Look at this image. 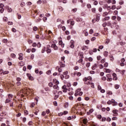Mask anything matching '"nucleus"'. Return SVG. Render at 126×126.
<instances>
[{"instance_id":"obj_2","label":"nucleus","mask_w":126,"mask_h":126,"mask_svg":"<svg viewBox=\"0 0 126 126\" xmlns=\"http://www.w3.org/2000/svg\"><path fill=\"white\" fill-rule=\"evenodd\" d=\"M81 91V89H78L76 91L75 93V96L76 97V96H82V94H83V92H80Z\"/></svg>"},{"instance_id":"obj_11","label":"nucleus","mask_w":126,"mask_h":126,"mask_svg":"<svg viewBox=\"0 0 126 126\" xmlns=\"http://www.w3.org/2000/svg\"><path fill=\"white\" fill-rule=\"evenodd\" d=\"M12 98H13V95L11 94H8V99L11 100Z\"/></svg>"},{"instance_id":"obj_32","label":"nucleus","mask_w":126,"mask_h":126,"mask_svg":"<svg viewBox=\"0 0 126 126\" xmlns=\"http://www.w3.org/2000/svg\"><path fill=\"white\" fill-rule=\"evenodd\" d=\"M115 89H119V88H120V85L118 84L115 85Z\"/></svg>"},{"instance_id":"obj_13","label":"nucleus","mask_w":126,"mask_h":126,"mask_svg":"<svg viewBox=\"0 0 126 126\" xmlns=\"http://www.w3.org/2000/svg\"><path fill=\"white\" fill-rule=\"evenodd\" d=\"M100 16H101V15L99 14L96 15V21H97V22H98L99 21V20H100Z\"/></svg>"},{"instance_id":"obj_43","label":"nucleus","mask_w":126,"mask_h":126,"mask_svg":"<svg viewBox=\"0 0 126 126\" xmlns=\"http://www.w3.org/2000/svg\"><path fill=\"white\" fill-rule=\"evenodd\" d=\"M97 51H98V49H97V48H94L93 49V52L94 53H96Z\"/></svg>"},{"instance_id":"obj_21","label":"nucleus","mask_w":126,"mask_h":126,"mask_svg":"<svg viewBox=\"0 0 126 126\" xmlns=\"http://www.w3.org/2000/svg\"><path fill=\"white\" fill-rule=\"evenodd\" d=\"M115 75H116V73H114L113 74V76H114L113 79V80H117L118 78L117 76H115Z\"/></svg>"},{"instance_id":"obj_46","label":"nucleus","mask_w":126,"mask_h":126,"mask_svg":"<svg viewBox=\"0 0 126 126\" xmlns=\"http://www.w3.org/2000/svg\"><path fill=\"white\" fill-rule=\"evenodd\" d=\"M68 91L69 92H73V89L72 88H69L68 89Z\"/></svg>"},{"instance_id":"obj_29","label":"nucleus","mask_w":126,"mask_h":126,"mask_svg":"<svg viewBox=\"0 0 126 126\" xmlns=\"http://www.w3.org/2000/svg\"><path fill=\"white\" fill-rule=\"evenodd\" d=\"M106 9L109 11L111 10V9H112V7H111V6H107L106 7Z\"/></svg>"},{"instance_id":"obj_60","label":"nucleus","mask_w":126,"mask_h":126,"mask_svg":"<svg viewBox=\"0 0 126 126\" xmlns=\"http://www.w3.org/2000/svg\"><path fill=\"white\" fill-rule=\"evenodd\" d=\"M69 100H70L71 101H72V100H73V96L70 95V96H69Z\"/></svg>"},{"instance_id":"obj_42","label":"nucleus","mask_w":126,"mask_h":126,"mask_svg":"<svg viewBox=\"0 0 126 126\" xmlns=\"http://www.w3.org/2000/svg\"><path fill=\"white\" fill-rule=\"evenodd\" d=\"M16 85H17V86H20V85H21V82H17L16 83Z\"/></svg>"},{"instance_id":"obj_19","label":"nucleus","mask_w":126,"mask_h":126,"mask_svg":"<svg viewBox=\"0 0 126 126\" xmlns=\"http://www.w3.org/2000/svg\"><path fill=\"white\" fill-rule=\"evenodd\" d=\"M0 117H3V116H6V112H2L0 114Z\"/></svg>"},{"instance_id":"obj_35","label":"nucleus","mask_w":126,"mask_h":126,"mask_svg":"<svg viewBox=\"0 0 126 126\" xmlns=\"http://www.w3.org/2000/svg\"><path fill=\"white\" fill-rule=\"evenodd\" d=\"M32 30L33 31H37V30H38V28L37 27H33Z\"/></svg>"},{"instance_id":"obj_57","label":"nucleus","mask_w":126,"mask_h":126,"mask_svg":"<svg viewBox=\"0 0 126 126\" xmlns=\"http://www.w3.org/2000/svg\"><path fill=\"white\" fill-rule=\"evenodd\" d=\"M93 32H94V31H93V29H91V30H90V31H89V33H90V34H93Z\"/></svg>"},{"instance_id":"obj_40","label":"nucleus","mask_w":126,"mask_h":126,"mask_svg":"<svg viewBox=\"0 0 126 126\" xmlns=\"http://www.w3.org/2000/svg\"><path fill=\"white\" fill-rule=\"evenodd\" d=\"M59 10L60 11H63V8L62 6H59Z\"/></svg>"},{"instance_id":"obj_36","label":"nucleus","mask_w":126,"mask_h":126,"mask_svg":"<svg viewBox=\"0 0 126 126\" xmlns=\"http://www.w3.org/2000/svg\"><path fill=\"white\" fill-rule=\"evenodd\" d=\"M25 5V3L24 2H22L20 4V6L22 7H23V6H24Z\"/></svg>"},{"instance_id":"obj_49","label":"nucleus","mask_w":126,"mask_h":126,"mask_svg":"<svg viewBox=\"0 0 126 126\" xmlns=\"http://www.w3.org/2000/svg\"><path fill=\"white\" fill-rule=\"evenodd\" d=\"M67 107H68V102H66L64 104V107L65 108H67Z\"/></svg>"},{"instance_id":"obj_28","label":"nucleus","mask_w":126,"mask_h":126,"mask_svg":"<svg viewBox=\"0 0 126 126\" xmlns=\"http://www.w3.org/2000/svg\"><path fill=\"white\" fill-rule=\"evenodd\" d=\"M87 48H88V46H85L82 47V50L83 51H85V50H86V49H87Z\"/></svg>"},{"instance_id":"obj_7","label":"nucleus","mask_w":126,"mask_h":126,"mask_svg":"<svg viewBox=\"0 0 126 126\" xmlns=\"http://www.w3.org/2000/svg\"><path fill=\"white\" fill-rule=\"evenodd\" d=\"M62 88L63 90V92H64V93H66V92H67L68 89L66 88V86L64 85V86H62Z\"/></svg>"},{"instance_id":"obj_23","label":"nucleus","mask_w":126,"mask_h":126,"mask_svg":"<svg viewBox=\"0 0 126 126\" xmlns=\"http://www.w3.org/2000/svg\"><path fill=\"white\" fill-rule=\"evenodd\" d=\"M83 33L84 34L85 36H88L89 33L88 32H86V31L84 30L83 31Z\"/></svg>"},{"instance_id":"obj_50","label":"nucleus","mask_w":126,"mask_h":126,"mask_svg":"<svg viewBox=\"0 0 126 126\" xmlns=\"http://www.w3.org/2000/svg\"><path fill=\"white\" fill-rule=\"evenodd\" d=\"M48 85L49 87H53V86L54 85V84L52 83H49L48 84Z\"/></svg>"},{"instance_id":"obj_27","label":"nucleus","mask_w":126,"mask_h":126,"mask_svg":"<svg viewBox=\"0 0 126 126\" xmlns=\"http://www.w3.org/2000/svg\"><path fill=\"white\" fill-rule=\"evenodd\" d=\"M108 52L107 51H105L104 53H103V55L104 56V57H108Z\"/></svg>"},{"instance_id":"obj_6","label":"nucleus","mask_w":126,"mask_h":126,"mask_svg":"<svg viewBox=\"0 0 126 126\" xmlns=\"http://www.w3.org/2000/svg\"><path fill=\"white\" fill-rule=\"evenodd\" d=\"M74 41L73 40H71L70 41V47L71 49H73L74 48Z\"/></svg>"},{"instance_id":"obj_15","label":"nucleus","mask_w":126,"mask_h":126,"mask_svg":"<svg viewBox=\"0 0 126 126\" xmlns=\"http://www.w3.org/2000/svg\"><path fill=\"white\" fill-rule=\"evenodd\" d=\"M83 124H84V125H86V124H87V123H88V120H87V119L84 118L83 120Z\"/></svg>"},{"instance_id":"obj_34","label":"nucleus","mask_w":126,"mask_h":126,"mask_svg":"<svg viewBox=\"0 0 126 126\" xmlns=\"http://www.w3.org/2000/svg\"><path fill=\"white\" fill-rule=\"evenodd\" d=\"M91 63H87L86 64V67H90Z\"/></svg>"},{"instance_id":"obj_52","label":"nucleus","mask_w":126,"mask_h":126,"mask_svg":"<svg viewBox=\"0 0 126 126\" xmlns=\"http://www.w3.org/2000/svg\"><path fill=\"white\" fill-rule=\"evenodd\" d=\"M11 58H12L13 59H14V58H15V57H16V55H15V54H11Z\"/></svg>"},{"instance_id":"obj_59","label":"nucleus","mask_w":126,"mask_h":126,"mask_svg":"<svg viewBox=\"0 0 126 126\" xmlns=\"http://www.w3.org/2000/svg\"><path fill=\"white\" fill-rule=\"evenodd\" d=\"M92 12L95 13L96 12V8H93L92 9Z\"/></svg>"},{"instance_id":"obj_25","label":"nucleus","mask_w":126,"mask_h":126,"mask_svg":"<svg viewBox=\"0 0 126 126\" xmlns=\"http://www.w3.org/2000/svg\"><path fill=\"white\" fill-rule=\"evenodd\" d=\"M114 60H115V58H114V56H113V55H110V61L111 62H113Z\"/></svg>"},{"instance_id":"obj_39","label":"nucleus","mask_w":126,"mask_h":126,"mask_svg":"<svg viewBox=\"0 0 126 126\" xmlns=\"http://www.w3.org/2000/svg\"><path fill=\"white\" fill-rule=\"evenodd\" d=\"M108 65H109V64L108 63H105L104 64V67H108Z\"/></svg>"},{"instance_id":"obj_38","label":"nucleus","mask_w":126,"mask_h":126,"mask_svg":"<svg viewBox=\"0 0 126 126\" xmlns=\"http://www.w3.org/2000/svg\"><path fill=\"white\" fill-rule=\"evenodd\" d=\"M105 62H106V59H103L101 60L100 63H105Z\"/></svg>"},{"instance_id":"obj_26","label":"nucleus","mask_w":126,"mask_h":126,"mask_svg":"<svg viewBox=\"0 0 126 126\" xmlns=\"http://www.w3.org/2000/svg\"><path fill=\"white\" fill-rule=\"evenodd\" d=\"M108 14H109L108 12H103L102 15H103V16H107V15H108Z\"/></svg>"},{"instance_id":"obj_53","label":"nucleus","mask_w":126,"mask_h":126,"mask_svg":"<svg viewBox=\"0 0 126 126\" xmlns=\"http://www.w3.org/2000/svg\"><path fill=\"white\" fill-rule=\"evenodd\" d=\"M7 24L8 25H13V22H8Z\"/></svg>"},{"instance_id":"obj_54","label":"nucleus","mask_w":126,"mask_h":126,"mask_svg":"<svg viewBox=\"0 0 126 126\" xmlns=\"http://www.w3.org/2000/svg\"><path fill=\"white\" fill-rule=\"evenodd\" d=\"M105 20H109L110 19V16H106L104 18Z\"/></svg>"},{"instance_id":"obj_5","label":"nucleus","mask_w":126,"mask_h":126,"mask_svg":"<svg viewBox=\"0 0 126 126\" xmlns=\"http://www.w3.org/2000/svg\"><path fill=\"white\" fill-rule=\"evenodd\" d=\"M98 66H99V62H97V63H94V64L92 66V69L95 70V69L97 68Z\"/></svg>"},{"instance_id":"obj_30","label":"nucleus","mask_w":126,"mask_h":126,"mask_svg":"<svg viewBox=\"0 0 126 126\" xmlns=\"http://www.w3.org/2000/svg\"><path fill=\"white\" fill-rule=\"evenodd\" d=\"M96 118L97 119H99V120H101V119H102V115H101L100 114L98 115H97Z\"/></svg>"},{"instance_id":"obj_63","label":"nucleus","mask_w":126,"mask_h":126,"mask_svg":"<svg viewBox=\"0 0 126 126\" xmlns=\"http://www.w3.org/2000/svg\"><path fill=\"white\" fill-rule=\"evenodd\" d=\"M119 4H120V5H123V4H124V1L121 0V1L119 2Z\"/></svg>"},{"instance_id":"obj_55","label":"nucleus","mask_w":126,"mask_h":126,"mask_svg":"<svg viewBox=\"0 0 126 126\" xmlns=\"http://www.w3.org/2000/svg\"><path fill=\"white\" fill-rule=\"evenodd\" d=\"M94 5H97V4H98V1L95 0V1L94 2Z\"/></svg>"},{"instance_id":"obj_64","label":"nucleus","mask_w":126,"mask_h":126,"mask_svg":"<svg viewBox=\"0 0 126 126\" xmlns=\"http://www.w3.org/2000/svg\"><path fill=\"white\" fill-rule=\"evenodd\" d=\"M35 52H36V49H35L34 48H32V53H35Z\"/></svg>"},{"instance_id":"obj_58","label":"nucleus","mask_w":126,"mask_h":126,"mask_svg":"<svg viewBox=\"0 0 126 126\" xmlns=\"http://www.w3.org/2000/svg\"><path fill=\"white\" fill-rule=\"evenodd\" d=\"M57 98H59V94H55V97H54L55 100H57Z\"/></svg>"},{"instance_id":"obj_16","label":"nucleus","mask_w":126,"mask_h":126,"mask_svg":"<svg viewBox=\"0 0 126 126\" xmlns=\"http://www.w3.org/2000/svg\"><path fill=\"white\" fill-rule=\"evenodd\" d=\"M71 119H75V116L73 115V116H72L71 117L69 116L67 118L68 121H70Z\"/></svg>"},{"instance_id":"obj_56","label":"nucleus","mask_w":126,"mask_h":126,"mask_svg":"<svg viewBox=\"0 0 126 126\" xmlns=\"http://www.w3.org/2000/svg\"><path fill=\"white\" fill-rule=\"evenodd\" d=\"M32 68V65H29L28 66V69H29L30 70Z\"/></svg>"},{"instance_id":"obj_31","label":"nucleus","mask_w":126,"mask_h":126,"mask_svg":"<svg viewBox=\"0 0 126 126\" xmlns=\"http://www.w3.org/2000/svg\"><path fill=\"white\" fill-rule=\"evenodd\" d=\"M45 52H46V47H44L41 50L42 54H44Z\"/></svg>"},{"instance_id":"obj_44","label":"nucleus","mask_w":126,"mask_h":126,"mask_svg":"<svg viewBox=\"0 0 126 126\" xmlns=\"http://www.w3.org/2000/svg\"><path fill=\"white\" fill-rule=\"evenodd\" d=\"M106 72L107 73H110V72H111V70H110V69H106Z\"/></svg>"},{"instance_id":"obj_1","label":"nucleus","mask_w":126,"mask_h":126,"mask_svg":"<svg viewBox=\"0 0 126 126\" xmlns=\"http://www.w3.org/2000/svg\"><path fill=\"white\" fill-rule=\"evenodd\" d=\"M53 82L55 84L54 86H53L54 89H56L57 90H59L60 89V88L59 87V84H60V82L59 81L57 80V79H53Z\"/></svg>"},{"instance_id":"obj_47","label":"nucleus","mask_w":126,"mask_h":126,"mask_svg":"<svg viewBox=\"0 0 126 126\" xmlns=\"http://www.w3.org/2000/svg\"><path fill=\"white\" fill-rule=\"evenodd\" d=\"M7 11L8 12H12V9L11 8H8Z\"/></svg>"},{"instance_id":"obj_20","label":"nucleus","mask_w":126,"mask_h":126,"mask_svg":"<svg viewBox=\"0 0 126 126\" xmlns=\"http://www.w3.org/2000/svg\"><path fill=\"white\" fill-rule=\"evenodd\" d=\"M118 110H113L112 112L115 114V116H118Z\"/></svg>"},{"instance_id":"obj_41","label":"nucleus","mask_w":126,"mask_h":126,"mask_svg":"<svg viewBox=\"0 0 126 126\" xmlns=\"http://www.w3.org/2000/svg\"><path fill=\"white\" fill-rule=\"evenodd\" d=\"M101 59H102V57H101L100 56H97V61H100V60H101Z\"/></svg>"},{"instance_id":"obj_37","label":"nucleus","mask_w":126,"mask_h":126,"mask_svg":"<svg viewBox=\"0 0 126 126\" xmlns=\"http://www.w3.org/2000/svg\"><path fill=\"white\" fill-rule=\"evenodd\" d=\"M112 20H116L117 17L116 16H113L111 18Z\"/></svg>"},{"instance_id":"obj_51","label":"nucleus","mask_w":126,"mask_h":126,"mask_svg":"<svg viewBox=\"0 0 126 126\" xmlns=\"http://www.w3.org/2000/svg\"><path fill=\"white\" fill-rule=\"evenodd\" d=\"M36 46L37 47V48H41V44H40V42H38L36 44Z\"/></svg>"},{"instance_id":"obj_48","label":"nucleus","mask_w":126,"mask_h":126,"mask_svg":"<svg viewBox=\"0 0 126 126\" xmlns=\"http://www.w3.org/2000/svg\"><path fill=\"white\" fill-rule=\"evenodd\" d=\"M111 9L114 10V9H116V5H113L111 7Z\"/></svg>"},{"instance_id":"obj_14","label":"nucleus","mask_w":126,"mask_h":126,"mask_svg":"<svg viewBox=\"0 0 126 126\" xmlns=\"http://www.w3.org/2000/svg\"><path fill=\"white\" fill-rule=\"evenodd\" d=\"M59 64L60 65V67H64L65 66V64L63 63V62L59 63Z\"/></svg>"},{"instance_id":"obj_8","label":"nucleus","mask_w":126,"mask_h":126,"mask_svg":"<svg viewBox=\"0 0 126 126\" xmlns=\"http://www.w3.org/2000/svg\"><path fill=\"white\" fill-rule=\"evenodd\" d=\"M19 58H18V59L20 60V61H22V60H23V54L22 53H19Z\"/></svg>"},{"instance_id":"obj_45","label":"nucleus","mask_w":126,"mask_h":126,"mask_svg":"<svg viewBox=\"0 0 126 126\" xmlns=\"http://www.w3.org/2000/svg\"><path fill=\"white\" fill-rule=\"evenodd\" d=\"M65 79H68L69 78V75H66L65 76H64Z\"/></svg>"},{"instance_id":"obj_3","label":"nucleus","mask_w":126,"mask_h":126,"mask_svg":"<svg viewBox=\"0 0 126 126\" xmlns=\"http://www.w3.org/2000/svg\"><path fill=\"white\" fill-rule=\"evenodd\" d=\"M108 105H111L112 104L113 106H117L118 105V102L117 101H115L114 99H112L111 100H109L107 102Z\"/></svg>"},{"instance_id":"obj_4","label":"nucleus","mask_w":126,"mask_h":126,"mask_svg":"<svg viewBox=\"0 0 126 126\" xmlns=\"http://www.w3.org/2000/svg\"><path fill=\"white\" fill-rule=\"evenodd\" d=\"M51 47L54 50V51H58V50H59V47L57 46L56 43L52 44Z\"/></svg>"},{"instance_id":"obj_9","label":"nucleus","mask_w":126,"mask_h":126,"mask_svg":"<svg viewBox=\"0 0 126 126\" xmlns=\"http://www.w3.org/2000/svg\"><path fill=\"white\" fill-rule=\"evenodd\" d=\"M59 45L60 46H61L62 48H64V44H63V41L60 40L59 42Z\"/></svg>"},{"instance_id":"obj_61","label":"nucleus","mask_w":126,"mask_h":126,"mask_svg":"<svg viewBox=\"0 0 126 126\" xmlns=\"http://www.w3.org/2000/svg\"><path fill=\"white\" fill-rule=\"evenodd\" d=\"M12 32H13L14 33H15L16 32V29L15 28H12Z\"/></svg>"},{"instance_id":"obj_33","label":"nucleus","mask_w":126,"mask_h":126,"mask_svg":"<svg viewBox=\"0 0 126 126\" xmlns=\"http://www.w3.org/2000/svg\"><path fill=\"white\" fill-rule=\"evenodd\" d=\"M8 73H9V71H4V72L3 71V75L8 74Z\"/></svg>"},{"instance_id":"obj_10","label":"nucleus","mask_w":126,"mask_h":126,"mask_svg":"<svg viewBox=\"0 0 126 126\" xmlns=\"http://www.w3.org/2000/svg\"><path fill=\"white\" fill-rule=\"evenodd\" d=\"M46 52L47 54H51V53H52V49L47 47L46 48Z\"/></svg>"},{"instance_id":"obj_24","label":"nucleus","mask_w":126,"mask_h":126,"mask_svg":"<svg viewBox=\"0 0 126 126\" xmlns=\"http://www.w3.org/2000/svg\"><path fill=\"white\" fill-rule=\"evenodd\" d=\"M71 11H72V12H73L74 13H75V12H76L77 11V8H74V9H72L71 10Z\"/></svg>"},{"instance_id":"obj_12","label":"nucleus","mask_w":126,"mask_h":126,"mask_svg":"<svg viewBox=\"0 0 126 126\" xmlns=\"http://www.w3.org/2000/svg\"><path fill=\"white\" fill-rule=\"evenodd\" d=\"M76 21H77V22H81V21H82V19L80 17H77L76 18Z\"/></svg>"},{"instance_id":"obj_18","label":"nucleus","mask_w":126,"mask_h":126,"mask_svg":"<svg viewBox=\"0 0 126 126\" xmlns=\"http://www.w3.org/2000/svg\"><path fill=\"white\" fill-rule=\"evenodd\" d=\"M94 111V110L93 109H91L89 110V112H87V115H90V114H92V113H93Z\"/></svg>"},{"instance_id":"obj_17","label":"nucleus","mask_w":126,"mask_h":126,"mask_svg":"<svg viewBox=\"0 0 126 126\" xmlns=\"http://www.w3.org/2000/svg\"><path fill=\"white\" fill-rule=\"evenodd\" d=\"M11 102V99H10L9 98H7L5 100V103L7 104V103H10Z\"/></svg>"},{"instance_id":"obj_22","label":"nucleus","mask_w":126,"mask_h":126,"mask_svg":"<svg viewBox=\"0 0 126 126\" xmlns=\"http://www.w3.org/2000/svg\"><path fill=\"white\" fill-rule=\"evenodd\" d=\"M74 74H77V76H81V73L80 72H75Z\"/></svg>"},{"instance_id":"obj_62","label":"nucleus","mask_w":126,"mask_h":126,"mask_svg":"<svg viewBox=\"0 0 126 126\" xmlns=\"http://www.w3.org/2000/svg\"><path fill=\"white\" fill-rule=\"evenodd\" d=\"M106 118L105 117L102 118V122H106Z\"/></svg>"}]
</instances>
